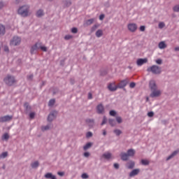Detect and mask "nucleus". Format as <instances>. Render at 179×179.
Instances as JSON below:
<instances>
[{
	"mask_svg": "<svg viewBox=\"0 0 179 179\" xmlns=\"http://www.w3.org/2000/svg\"><path fill=\"white\" fill-rule=\"evenodd\" d=\"M29 10L30 6L29 5H24L19 7L17 14L22 17H27V16H29Z\"/></svg>",
	"mask_w": 179,
	"mask_h": 179,
	"instance_id": "f257e3e1",
	"label": "nucleus"
},
{
	"mask_svg": "<svg viewBox=\"0 0 179 179\" xmlns=\"http://www.w3.org/2000/svg\"><path fill=\"white\" fill-rule=\"evenodd\" d=\"M3 82L7 86H13L16 83V78L8 74L3 78Z\"/></svg>",
	"mask_w": 179,
	"mask_h": 179,
	"instance_id": "f03ea898",
	"label": "nucleus"
},
{
	"mask_svg": "<svg viewBox=\"0 0 179 179\" xmlns=\"http://www.w3.org/2000/svg\"><path fill=\"white\" fill-rule=\"evenodd\" d=\"M37 50H41L42 51H44V52H47V47L41 46V43H36L31 48L30 52L31 55H33L34 51H37Z\"/></svg>",
	"mask_w": 179,
	"mask_h": 179,
	"instance_id": "7ed1b4c3",
	"label": "nucleus"
},
{
	"mask_svg": "<svg viewBox=\"0 0 179 179\" xmlns=\"http://www.w3.org/2000/svg\"><path fill=\"white\" fill-rule=\"evenodd\" d=\"M148 72H152L154 75H160L162 73V67L157 65H152L147 69Z\"/></svg>",
	"mask_w": 179,
	"mask_h": 179,
	"instance_id": "20e7f679",
	"label": "nucleus"
},
{
	"mask_svg": "<svg viewBox=\"0 0 179 179\" xmlns=\"http://www.w3.org/2000/svg\"><path fill=\"white\" fill-rule=\"evenodd\" d=\"M22 43V38L15 36H13L12 40L10 41V45H13L14 47H16V45H20V43Z\"/></svg>",
	"mask_w": 179,
	"mask_h": 179,
	"instance_id": "39448f33",
	"label": "nucleus"
},
{
	"mask_svg": "<svg viewBox=\"0 0 179 179\" xmlns=\"http://www.w3.org/2000/svg\"><path fill=\"white\" fill-rule=\"evenodd\" d=\"M57 115H58V111L53 110L52 111L48 116V122H52L55 118H57Z\"/></svg>",
	"mask_w": 179,
	"mask_h": 179,
	"instance_id": "423d86ee",
	"label": "nucleus"
},
{
	"mask_svg": "<svg viewBox=\"0 0 179 179\" xmlns=\"http://www.w3.org/2000/svg\"><path fill=\"white\" fill-rule=\"evenodd\" d=\"M129 83V81L128 80V78H126L124 80H122L120 82V83L117 85V89H124L125 90L124 87Z\"/></svg>",
	"mask_w": 179,
	"mask_h": 179,
	"instance_id": "0eeeda50",
	"label": "nucleus"
},
{
	"mask_svg": "<svg viewBox=\"0 0 179 179\" xmlns=\"http://www.w3.org/2000/svg\"><path fill=\"white\" fill-rule=\"evenodd\" d=\"M13 119V115H6L0 117V122H9Z\"/></svg>",
	"mask_w": 179,
	"mask_h": 179,
	"instance_id": "6e6552de",
	"label": "nucleus"
},
{
	"mask_svg": "<svg viewBox=\"0 0 179 179\" xmlns=\"http://www.w3.org/2000/svg\"><path fill=\"white\" fill-rule=\"evenodd\" d=\"M127 28L129 31H131V33H135L138 29V25H136L135 23H130L127 25Z\"/></svg>",
	"mask_w": 179,
	"mask_h": 179,
	"instance_id": "1a4fd4ad",
	"label": "nucleus"
},
{
	"mask_svg": "<svg viewBox=\"0 0 179 179\" xmlns=\"http://www.w3.org/2000/svg\"><path fill=\"white\" fill-rule=\"evenodd\" d=\"M149 88L151 92L153 90H157V85L156 84V81L155 80H151L149 82Z\"/></svg>",
	"mask_w": 179,
	"mask_h": 179,
	"instance_id": "9d476101",
	"label": "nucleus"
},
{
	"mask_svg": "<svg viewBox=\"0 0 179 179\" xmlns=\"http://www.w3.org/2000/svg\"><path fill=\"white\" fill-rule=\"evenodd\" d=\"M97 114H104V106L103 103H99L96 106V108Z\"/></svg>",
	"mask_w": 179,
	"mask_h": 179,
	"instance_id": "9b49d317",
	"label": "nucleus"
},
{
	"mask_svg": "<svg viewBox=\"0 0 179 179\" xmlns=\"http://www.w3.org/2000/svg\"><path fill=\"white\" fill-rule=\"evenodd\" d=\"M24 113L25 114L27 115V114L31 113V106H30L29 102H25L24 103Z\"/></svg>",
	"mask_w": 179,
	"mask_h": 179,
	"instance_id": "f8f14e48",
	"label": "nucleus"
},
{
	"mask_svg": "<svg viewBox=\"0 0 179 179\" xmlns=\"http://www.w3.org/2000/svg\"><path fill=\"white\" fill-rule=\"evenodd\" d=\"M151 92L152 93L150 94V97H152V99H154V97H159V96L162 94V92H160V90H155Z\"/></svg>",
	"mask_w": 179,
	"mask_h": 179,
	"instance_id": "ddd939ff",
	"label": "nucleus"
},
{
	"mask_svg": "<svg viewBox=\"0 0 179 179\" xmlns=\"http://www.w3.org/2000/svg\"><path fill=\"white\" fill-rule=\"evenodd\" d=\"M141 173V169H133L129 174V177H135V176H138Z\"/></svg>",
	"mask_w": 179,
	"mask_h": 179,
	"instance_id": "4468645a",
	"label": "nucleus"
},
{
	"mask_svg": "<svg viewBox=\"0 0 179 179\" xmlns=\"http://www.w3.org/2000/svg\"><path fill=\"white\" fill-rule=\"evenodd\" d=\"M120 159L122 162H127L129 160V157L127 153L126 152H121L120 153Z\"/></svg>",
	"mask_w": 179,
	"mask_h": 179,
	"instance_id": "2eb2a0df",
	"label": "nucleus"
},
{
	"mask_svg": "<svg viewBox=\"0 0 179 179\" xmlns=\"http://www.w3.org/2000/svg\"><path fill=\"white\" fill-rule=\"evenodd\" d=\"M108 89L110 92H115L118 89V87L115 84L110 83L108 85Z\"/></svg>",
	"mask_w": 179,
	"mask_h": 179,
	"instance_id": "dca6fc26",
	"label": "nucleus"
},
{
	"mask_svg": "<svg viewBox=\"0 0 179 179\" xmlns=\"http://www.w3.org/2000/svg\"><path fill=\"white\" fill-rule=\"evenodd\" d=\"M127 169L129 170H132L135 167V162L130 160L129 162L126 164Z\"/></svg>",
	"mask_w": 179,
	"mask_h": 179,
	"instance_id": "f3484780",
	"label": "nucleus"
},
{
	"mask_svg": "<svg viewBox=\"0 0 179 179\" xmlns=\"http://www.w3.org/2000/svg\"><path fill=\"white\" fill-rule=\"evenodd\" d=\"M146 62H148V58L138 59L136 64L138 66H142V65H143V64H146Z\"/></svg>",
	"mask_w": 179,
	"mask_h": 179,
	"instance_id": "a211bd4d",
	"label": "nucleus"
},
{
	"mask_svg": "<svg viewBox=\"0 0 179 179\" xmlns=\"http://www.w3.org/2000/svg\"><path fill=\"white\" fill-rule=\"evenodd\" d=\"M178 153H179V150L173 151L168 157H166V161L169 162V160H171L173 157L177 156Z\"/></svg>",
	"mask_w": 179,
	"mask_h": 179,
	"instance_id": "6ab92c4d",
	"label": "nucleus"
},
{
	"mask_svg": "<svg viewBox=\"0 0 179 179\" xmlns=\"http://www.w3.org/2000/svg\"><path fill=\"white\" fill-rule=\"evenodd\" d=\"M44 177H45V178H47V179H57V176L53 175L52 173H47L44 176Z\"/></svg>",
	"mask_w": 179,
	"mask_h": 179,
	"instance_id": "aec40b11",
	"label": "nucleus"
},
{
	"mask_svg": "<svg viewBox=\"0 0 179 179\" xmlns=\"http://www.w3.org/2000/svg\"><path fill=\"white\" fill-rule=\"evenodd\" d=\"M44 15H45L44 10L39 9L36 11V17H43V16H44Z\"/></svg>",
	"mask_w": 179,
	"mask_h": 179,
	"instance_id": "412c9836",
	"label": "nucleus"
},
{
	"mask_svg": "<svg viewBox=\"0 0 179 179\" xmlns=\"http://www.w3.org/2000/svg\"><path fill=\"white\" fill-rule=\"evenodd\" d=\"M5 33H6V29L3 24H0V36H5Z\"/></svg>",
	"mask_w": 179,
	"mask_h": 179,
	"instance_id": "4be33fe9",
	"label": "nucleus"
},
{
	"mask_svg": "<svg viewBox=\"0 0 179 179\" xmlns=\"http://www.w3.org/2000/svg\"><path fill=\"white\" fill-rule=\"evenodd\" d=\"M127 155L130 157H134L135 156V150L131 148L127 150Z\"/></svg>",
	"mask_w": 179,
	"mask_h": 179,
	"instance_id": "5701e85b",
	"label": "nucleus"
},
{
	"mask_svg": "<svg viewBox=\"0 0 179 179\" xmlns=\"http://www.w3.org/2000/svg\"><path fill=\"white\" fill-rule=\"evenodd\" d=\"M63 3L66 8H69L72 5V1L71 0H63Z\"/></svg>",
	"mask_w": 179,
	"mask_h": 179,
	"instance_id": "b1692460",
	"label": "nucleus"
},
{
	"mask_svg": "<svg viewBox=\"0 0 179 179\" xmlns=\"http://www.w3.org/2000/svg\"><path fill=\"white\" fill-rule=\"evenodd\" d=\"M92 146H93V143L88 142L85 144V145L83 146V150H87V149H90V148Z\"/></svg>",
	"mask_w": 179,
	"mask_h": 179,
	"instance_id": "393cba45",
	"label": "nucleus"
},
{
	"mask_svg": "<svg viewBox=\"0 0 179 179\" xmlns=\"http://www.w3.org/2000/svg\"><path fill=\"white\" fill-rule=\"evenodd\" d=\"M102 157H104L106 160H110L111 159V153L110 152H105L103 154Z\"/></svg>",
	"mask_w": 179,
	"mask_h": 179,
	"instance_id": "a878e982",
	"label": "nucleus"
},
{
	"mask_svg": "<svg viewBox=\"0 0 179 179\" xmlns=\"http://www.w3.org/2000/svg\"><path fill=\"white\" fill-rule=\"evenodd\" d=\"M40 166V162L38 161H35L34 162L31 164V167L32 169H37Z\"/></svg>",
	"mask_w": 179,
	"mask_h": 179,
	"instance_id": "bb28decb",
	"label": "nucleus"
},
{
	"mask_svg": "<svg viewBox=\"0 0 179 179\" xmlns=\"http://www.w3.org/2000/svg\"><path fill=\"white\" fill-rule=\"evenodd\" d=\"M108 124L110 125V127H115L117 122H115V120L110 118L108 119Z\"/></svg>",
	"mask_w": 179,
	"mask_h": 179,
	"instance_id": "cd10ccee",
	"label": "nucleus"
},
{
	"mask_svg": "<svg viewBox=\"0 0 179 179\" xmlns=\"http://www.w3.org/2000/svg\"><path fill=\"white\" fill-rule=\"evenodd\" d=\"M96 37H97L98 38H100V37H101V36H103V30L101 29H98L96 31V32L95 33Z\"/></svg>",
	"mask_w": 179,
	"mask_h": 179,
	"instance_id": "c85d7f7f",
	"label": "nucleus"
},
{
	"mask_svg": "<svg viewBox=\"0 0 179 179\" xmlns=\"http://www.w3.org/2000/svg\"><path fill=\"white\" fill-rule=\"evenodd\" d=\"M166 47H167L166 43L162 41L159 43V48H160V50H164V48H166Z\"/></svg>",
	"mask_w": 179,
	"mask_h": 179,
	"instance_id": "c756f323",
	"label": "nucleus"
},
{
	"mask_svg": "<svg viewBox=\"0 0 179 179\" xmlns=\"http://www.w3.org/2000/svg\"><path fill=\"white\" fill-rule=\"evenodd\" d=\"M99 26H100V24H95L94 26H92L91 28V33H94V31H96V30H97V29H99Z\"/></svg>",
	"mask_w": 179,
	"mask_h": 179,
	"instance_id": "7c9ffc66",
	"label": "nucleus"
},
{
	"mask_svg": "<svg viewBox=\"0 0 179 179\" xmlns=\"http://www.w3.org/2000/svg\"><path fill=\"white\" fill-rule=\"evenodd\" d=\"M94 22V18H91L90 20H87L85 22V24H87V26H90V24H93Z\"/></svg>",
	"mask_w": 179,
	"mask_h": 179,
	"instance_id": "2f4dec72",
	"label": "nucleus"
},
{
	"mask_svg": "<svg viewBox=\"0 0 179 179\" xmlns=\"http://www.w3.org/2000/svg\"><path fill=\"white\" fill-rule=\"evenodd\" d=\"M150 163L148 159H141V164L143 166H149Z\"/></svg>",
	"mask_w": 179,
	"mask_h": 179,
	"instance_id": "473e14b6",
	"label": "nucleus"
},
{
	"mask_svg": "<svg viewBox=\"0 0 179 179\" xmlns=\"http://www.w3.org/2000/svg\"><path fill=\"white\" fill-rule=\"evenodd\" d=\"M114 134L116 135V136H120L121 134H122V131L120 129H116L113 131Z\"/></svg>",
	"mask_w": 179,
	"mask_h": 179,
	"instance_id": "72a5a7b5",
	"label": "nucleus"
},
{
	"mask_svg": "<svg viewBox=\"0 0 179 179\" xmlns=\"http://www.w3.org/2000/svg\"><path fill=\"white\" fill-rule=\"evenodd\" d=\"M85 122L87 124H92V126L94 125V119H86Z\"/></svg>",
	"mask_w": 179,
	"mask_h": 179,
	"instance_id": "f704fd0d",
	"label": "nucleus"
},
{
	"mask_svg": "<svg viewBox=\"0 0 179 179\" xmlns=\"http://www.w3.org/2000/svg\"><path fill=\"white\" fill-rule=\"evenodd\" d=\"M6 157H8V152H3L0 155V159H5Z\"/></svg>",
	"mask_w": 179,
	"mask_h": 179,
	"instance_id": "c9c22d12",
	"label": "nucleus"
},
{
	"mask_svg": "<svg viewBox=\"0 0 179 179\" xmlns=\"http://www.w3.org/2000/svg\"><path fill=\"white\" fill-rule=\"evenodd\" d=\"M28 114H29V117L31 120H33L34 118V117H36V113H34V112H30Z\"/></svg>",
	"mask_w": 179,
	"mask_h": 179,
	"instance_id": "e433bc0d",
	"label": "nucleus"
},
{
	"mask_svg": "<svg viewBox=\"0 0 179 179\" xmlns=\"http://www.w3.org/2000/svg\"><path fill=\"white\" fill-rule=\"evenodd\" d=\"M55 104V99H50L48 102V106H52Z\"/></svg>",
	"mask_w": 179,
	"mask_h": 179,
	"instance_id": "4c0bfd02",
	"label": "nucleus"
},
{
	"mask_svg": "<svg viewBox=\"0 0 179 179\" xmlns=\"http://www.w3.org/2000/svg\"><path fill=\"white\" fill-rule=\"evenodd\" d=\"M109 115L111 116V117H115V115H117V112L114 110H110L109 112Z\"/></svg>",
	"mask_w": 179,
	"mask_h": 179,
	"instance_id": "58836bf2",
	"label": "nucleus"
},
{
	"mask_svg": "<svg viewBox=\"0 0 179 179\" xmlns=\"http://www.w3.org/2000/svg\"><path fill=\"white\" fill-rule=\"evenodd\" d=\"M108 73V71L107 70H101L100 75L101 76H106Z\"/></svg>",
	"mask_w": 179,
	"mask_h": 179,
	"instance_id": "ea45409f",
	"label": "nucleus"
},
{
	"mask_svg": "<svg viewBox=\"0 0 179 179\" xmlns=\"http://www.w3.org/2000/svg\"><path fill=\"white\" fill-rule=\"evenodd\" d=\"M105 124H107V117L103 116L102 122L101 123V125L103 126V125H105Z\"/></svg>",
	"mask_w": 179,
	"mask_h": 179,
	"instance_id": "a19ab883",
	"label": "nucleus"
},
{
	"mask_svg": "<svg viewBox=\"0 0 179 179\" xmlns=\"http://www.w3.org/2000/svg\"><path fill=\"white\" fill-rule=\"evenodd\" d=\"M50 128H51V126L50 124H47L46 126L42 127V131H48Z\"/></svg>",
	"mask_w": 179,
	"mask_h": 179,
	"instance_id": "79ce46f5",
	"label": "nucleus"
},
{
	"mask_svg": "<svg viewBox=\"0 0 179 179\" xmlns=\"http://www.w3.org/2000/svg\"><path fill=\"white\" fill-rule=\"evenodd\" d=\"M165 27H166V24H164V22H159L158 24L159 29H163Z\"/></svg>",
	"mask_w": 179,
	"mask_h": 179,
	"instance_id": "37998d69",
	"label": "nucleus"
},
{
	"mask_svg": "<svg viewBox=\"0 0 179 179\" xmlns=\"http://www.w3.org/2000/svg\"><path fill=\"white\" fill-rule=\"evenodd\" d=\"M116 121H117V124H121L122 122V117H121L120 116H117Z\"/></svg>",
	"mask_w": 179,
	"mask_h": 179,
	"instance_id": "c03bdc74",
	"label": "nucleus"
},
{
	"mask_svg": "<svg viewBox=\"0 0 179 179\" xmlns=\"http://www.w3.org/2000/svg\"><path fill=\"white\" fill-rule=\"evenodd\" d=\"M173 12H179V4L173 7Z\"/></svg>",
	"mask_w": 179,
	"mask_h": 179,
	"instance_id": "a18cd8bd",
	"label": "nucleus"
},
{
	"mask_svg": "<svg viewBox=\"0 0 179 179\" xmlns=\"http://www.w3.org/2000/svg\"><path fill=\"white\" fill-rule=\"evenodd\" d=\"M3 139H4V141H8V139H9V134L8 133H6L3 135Z\"/></svg>",
	"mask_w": 179,
	"mask_h": 179,
	"instance_id": "49530a36",
	"label": "nucleus"
},
{
	"mask_svg": "<svg viewBox=\"0 0 179 179\" xmlns=\"http://www.w3.org/2000/svg\"><path fill=\"white\" fill-rule=\"evenodd\" d=\"M81 178L87 179L89 178V175H87L86 173H84L81 175Z\"/></svg>",
	"mask_w": 179,
	"mask_h": 179,
	"instance_id": "de8ad7c7",
	"label": "nucleus"
},
{
	"mask_svg": "<svg viewBox=\"0 0 179 179\" xmlns=\"http://www.w3.org/2000/svg\"><path fill=\"white\" fill-rule=\"evenodd\" d=\"M71 33H73V34H76V33H78V28L76 27H73L71 29Z\"/></svg>",
	"mask_w": 179,
	"mask_h": 179,
	"instance_id": "09e8293b",
	"label": "nucleus"
},
{
	"mask_svg": "<svg viewBox=\"0 0 179 179\" xmlns=\"http://www.w3.org/2000/svg\"><path fill=\"white\" fill-rule=\"evenodd\" d=\"M156 64L158 65H162L163 64V60L162 59H157L156 60Z\"/></svg>",
	"mask_w": 179,
	"mask_h": 179,
	"instance_id": "8fccbe9b",
	"label": "nucleus"
},
{
	"mask_svg": "<svg viewBox=\"0 0 179 179\" xmlns=\"http://www.w3.org/2000/svg\"><path fill=\"white\" fill-rule=\"evenodd\" d=\"M73 36L72 35H66L64 36V40H71V38H73Z\"/></svg>",
	"mask_w": 179,
	"mask_h": 179,
	"instance_id": "3c124183",
	"label": "nucleus"
},
{
	"mask_svg": "<svg viewBox=\"0 0 179 179\" xmlns=\"http://www.w3.org/2000/svg\"><path fill=\"white\" fill-rule=\"evenodd\" d=\"M92 136H93V133L88 131L86 134V138H92Z\"/></svg>",
	"mask_w": 179,
	"mask_h": 179,
	"instance_id": "603ef678",
	"label": "nucleus"
},
{
	"mask_svg": "<svg viewBox=\"0 0 179 179\" xmlns=\"http://www.w3.org/2000/svg\"><path fill=\"white\" fill-rule=\"evenodd\" d=\"M155 115V113H153V111H150L148 113V116L150 117V118H152V117H153Z\"/></svg>",
	"mask_w": 179,
	"mask_h": 179,
	"instance_id": "864d4df0",
	"label": "nucleus"
},
{
	"mask_svg": "<svg viewBox=\"0 0 179 179\" xmlns=\"http://www.w3.org/2000/svg\"><path fill=\"white\" fill-rule=\"evenodd\" d=\"M146 30V27L145 25H141L140 27V31H145Z\"/></svg>",
	"mask_w": 179,
	"mask_h": 179,
	"instance_id": "5fc2aeb1",
	"label": "nucleus"
},
{
	"mask_svg": "<svg viewBox=\"0 0 179 179\" xmlns=\"http://www.w3.org/2000/svg\"><path fill=\"white\" fill-rule=\"evenodd\" d=\"M65 61H66V59H64L60 61V66H64L65 65Z\"/></svg>",
	"mask_w": 179,
	"mask_h": 179,
	"instance_id": "6e6d98bb",
	"label": "nucleus"
},
{
	"mask_svg": "<svg viewBox=\"0 0 179 179\" xmlns=\"http://www.w3.org/2000/svg\"><path fill=\"white\" fill-rule=\"evenodd\" d=\"M135 86H136V84L134 82H132L129 84V87H131V89H134V87H135Z\"/></svg>",
	"mask_w": 179,
	"mask_h": 179,
	"instance_id": "4d7b16f0",
	"label": "nucleus"
},
{
	"mask_svg": "<svg viewBox=\"0 0 179 179\" xmlns=\"http://www.w3.org/2000/svg\"><path fill=\"white\" fill-rule=\"evenodd\" d=\"M34 77V76L33 74H31L29 76H27V79H28V80H33Z\"/></svg>",
	"mask_w": 179,
	"mask_h": 179,
	"instance_id": "13d9d810",
	"label": "nucleus"
},
{
	"mask_svg": "<svg viewBox=\"0 0 179 179\" xmlns=\"http://www.w3.org/2000/svg\"><path fill=\"white\" fill-rule=\"evenodd\" d=\"M113 167H114L115 169H116V170H118V169H120V164H117V163H115V164H113Z\"/></svg>",
	"mask_w": 179,
	"mask_h": 179,
	"instance_id": "bf43d9fd",
	"label": "nucleus"
},
{
	"mask_svg": "<svg viewBox=\"0 0 179 179\" xmlns=\"http://www.w3.org/2000/svg\"><path fill=\"white\" fill-rule=\"evenodd\" d=\"M93 99V94L91 92L88 93V100H92Z\"/></svg>",
	"mask_w": 179,
	"mask_h": 179,
	"instance_id": "052dcab7",
	"label": "nucleus"
},
{
	"mask_svg": "<svg viewBox=\"0 0 179 179\" xmlns=\"http://www.w3.org/2000/svg\"><path fill=\"white\" fill-rule=\"evenodd\" d=\"M110 6V1H106L104 3V7L108 8Z\"/></svg>",
	"mask_w": 179,
	"mask_h": 179,
	"instance_id": "680f3d73",
	"label": "nucleus"
},
{
	"mask_svg": "<svg viewBox=\"0 0 179 179\" xmlns=\"http://www.w3.org/2000/svg\"><path fill=\"white\" fill-rule=\"evenodd\" d=\"M89 156H90V152H84L85 157H89Z\"/></svg>",
	"mask_w": 179,
	"mask_h": 179,
	"instance_id": "e2e57ef3",
	"label": "nucleus"
},
{
	"mask_svg": "<svg viewBox=\"0 0 179 179\" xmlns=\"http://www.w3.org/2000/svg\"><path fill=\"white\" fill-rule=\"evenodd\" d=\"M106 15L104 14H101L99 15V20H103Z\"/></svg>",
	"mask_w": 179,
	"mask_h": 179,
	"instance_id": "0e129e2a",
	"label": "nucleus"
},
{
	"mask_svg": "<svg viewBox=\"0 0 179 179\" xmlns=\"http://www.w3.org/2000/svg\"><path fill=\"white\" fill-rule=\"evenodd\" d=\"M5 6V3L3 1H0V10L2 9Z\"/></svg>",
	"mask_w": 179,
	"mask_h": 179,
	"instance_id": "69168bd1",
	"label": "nucleus"
},
{
	"mask_svg": "<svg viewBox=\"0 0 179 179\" xmlns=\"http://www.w3.org/2000/svg\"><path fill=\"white\" fill-rule=\"evenodd\" d=\"M58 176H60V177H63V176H65V172H57Z\"/></svg>",
	"mask_w": 179,
	"mask_h": 179,
	"instance_id": "338daca9",
	"label": "nucleus"
},
{
	"mask_svg": "<svg viewBox=\"0 0 179 179\" xmlns=\"http://www.w3.org/2000/svg\"><path fill=\"white\" fill-rule=\"evenodd\" d=\"M70 83H71V85H75V79L74 78H71L70 79Z\"/></svg>",
	"mask_w": 179,
	"mask_h": 179,
	"instance_id": "774afa93",
	"label": "nucleus"
}]
</instances>
